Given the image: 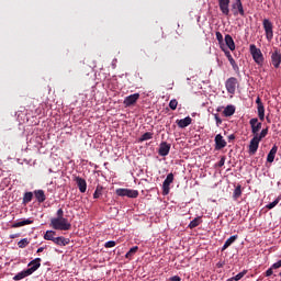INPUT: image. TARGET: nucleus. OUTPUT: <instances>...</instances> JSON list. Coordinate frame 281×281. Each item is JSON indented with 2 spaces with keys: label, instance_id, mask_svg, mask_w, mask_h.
I'll return each instance as SVG.
<instances>
[{
  "label": "nucleus",
  "instance_id": "1",
  "mask_svg": "<svg viewBox=\"0 0 281 281\" xmlns=\"http://www.w3.org/2000/svg\"><path fill=\"white\" fill-rule=\"evenodd\" d=\"M50 227L60 232H69L71 229V223L65 217H53L50 220Z\"/></svg>",
  "mask_w": 281,
  "mask_h": 281
},
{
  "label": "nucleus",
  "instance_id": "2",
  "mask_svg": "<svg viewBox=\"0 0 281 281\" xmlns=\"http://www.w3.org/2000/svg\"><path fill=\"white\" fill-rule=\"evenodd\" d=\"M249 52L255 63L262 67V65H265V55H262V50H260V48H258L256 44H250Z\"/></svg>",
  "mask_w": 281,
  "mask_h": 281
},
{
  "label": "nucleus",
  "instance_id": "3",
  "mask_svg": "<svg viewBox=\"0 0 281 281\" xmlns=\"http://www.w3.org/2000/svg\"><path fill=\"white\" fill-rule=\"evenodd\" d=\"M262 26L266 33L267 41H273V23L269 19H265Z\"/></svg>",
  "mask_w": 281,
  "mask_h": 281
},
{
  "label": "nucleus",
  "instance_id": "4",
  "mask_svg": "<svg viewBox=\"0 0 281 281\" xmlns=\"http://www.w3.org/2000/svg\"><path fill=\"white\" fill-rule=\"evenodd\" d=\"M175 181V173H169L165 181L162 182V194L168 196L170 194V184Z\"/></svg>",
  "mask_w": 281,
  "mask_h": 281
},
{
  "label": "nucleus",
  "instance_id": "5",
  "mask_svg": "<svg viewBox=\"0 0 281 281\" xmlns=\"http://www.w3.org/2000/svg\"><path fill=\"white\" fill-rule=\"evenodd\" d=\"M237 86H238V79H236V77H231L225 82L226 91L231 94L236 93Z\"/></svg>",
  "mask_w": 281,
  "mask_h": 281
},
{
  "label": "nucleus",
  "instance_id": "6",
  "mask_svg": "<svg viewBox=\"0 0 281 281\" xmlns=\"http://www.w3.org/2000/svg\"><path fill=\"white\" fill-rule=\"evenodd\" d=\"M249 124H250L251 133L254 137H256L258 133H260V130L262 128V122H259L258 117H254L249 121Z\"/></svg>",
  "mask_w": 281,
  "mask_h": 281
},
{
  "label": "nucleus",
  "instance_id": "7",
  "mask_svg": "<svg viewBox=\"0 0 281 281\" xmlns=\"http://www.w3.org/2000/svg\"><path fill=\"white\" fill-rule=\"evenodd\" d=\"M232 10L234 16H238V14L240 16H245V8L243 7V2H234L232 4Z\"/></svg>",
  "mask_w": 281,
  "mask_h": 281
},
{
  "label": "nucleus",
  "instance_id": "8",
  "mask_svg": "<svg viewBox=\"0 0 281 281\" xmlns=\"http://www.w3.org/2000/svg\"><path fill=\"white\" fill-rule=\"evenodd\" d=\"M41 262H42L41 258H35L27 265V267H30V268H27V271H29V273H31V276H32V273H34L35 271H38V269H41Z\"/></svg>",
  "mask_w": 281,
  "mask_h": 281
},
{
  "label": "nucleus",
  "instance_id": "9",
  "mask_svg": "<svg viewBox=\"0 0 281 281\" xmlns=\"http://www.w3.org/2000/svg\"><path fill=\"white\" fill-rule=\"evenodd\" d=\"M217 1H218V5L222 14H224V16H229L231 0H217Z\"/></svg>",
  "mask_w": 281,
  "mask_h": 281
},
{
  "label": "nucleus",
  "instance_id": "10",
  "mask_svg": "<svg viewBox=\"0 0 281 281\" xmlns=\"http://www.w3.org/2000/svg\"><path fill=\"white\" fill-rule=\"evenodd\" d=\"M260 142L258 139V136H254L252 139H250V144H249V154L250 155H256V153H258V147L260 146Z\"/></svg>",
  "mask_w": 281,
  "mask_h": 281
},
{
  "label": "nucleus",
  "instance_id": "11",
  "mask_svg": "<svg viewBox=\"0 0 281 281\" xmlns=\"http://www.w3.org/2000/svg\"><path fill=\"white\" fill-rule=\"evenodd\" d=\"M170 148H171L170 144L162 142L160 143L158 154L160 155V157H168V155H170Z\"/></svg>",
  "mask_w": 281,
  "mask_h": 281
},
{
  "label": "nucleus",
  "instance_id": "12",
  "mask_svg": "<svg viewBox=\"0 0 281 281\" xmlns=\"http://www.w3.org/2000/svg\"><path fill=\"white\" fill-rule=\"evenodd\" d=\"M137 100H139V93H134V94L126 97L123 101V104L125 106H133L134 104L137 103Z\"/></svg>",
  "mask_w": 281,
  "mask_h": 281
},
{
  "label": "nucleus",
  "instance_id": "13",
  "mask_svg": "<svg viewBox=\"0 0 281 281\" xmlns=\"http://www.w3.org/2000/svg\"><path fill=\"white\" fill-rule=\"evenodd\" d=\"M227 146V142L223 138V135L217 134L215 136V150H223Z\"/></svg>",
  "mask_w": 281,
  "mask_h": 281
},
{
  "label": "nucleus",
  "instance_id": "14",
  "mask_svg": "<svg viewBox=\"0 0 281 281\" xmlns=\"http://www.w3.org/2000/svg\"><path fill=\"white\" fill-rule=\"evenodd\" d=\"M272 65L276 69L280 68L281 65V53L276 49L271 55Z\"/></svg>",
  "mask_w": 281,
  "mask_h": 281
},
{
  "label": "nucleus",
  "instance_id": "15",
  "mask_svg": "<svg viewBox=\"0 0 281 281\" xmlns=\"http://www.w3.org/2000/svg\"><path fill=\"white\" fill-rule=\"evenodd\" d=\"M75 181L77 183V187H78L79 191L82 194H83V192H87V180H85V178L76 177Z\"/></svg>",
  "mask_w": 281,
  "mask_h": 281
},
{
  "label": "nucleus",
  "instance_id": "16",
  "mask_svg": "<svg viewBox=\"0 0 281 281\" xmlns=\"http://www.w3.org/2000/svg\"><path fill=\"white\" fill-rule=\"evenodd\" d=\"M33 194L37 203H45V201L47 200V196L45 195V191H43L42 189L35 190Z\"/></svg>",
  "mask_w": 281,
  "mask_h": 281
},
{
  "label": "nucleus",
  "instance_id": "17",
  "mask_svg": "<svg viewBox=\"0 0 281 281\" xmlns=\"http://www.w3.org/2000/svg\"><path fill=\"white\" fill-rule=\"evenodd\" d=\"M176 124L179 126V128H187V126H190V124H192V117L187 116L184 119L177 120Z\"/></svg>",
  "mask_w": 281,
  "mask_h": 281
},
{
  "label": "nucleus",
  "instance_id": "18",
  "mask_svg": "<svg viewBox=\"0 0 281 281\" xmlns=\"http://www.w3.org/2000/svg\"><path fill=\"white\" fill-rule=\"evenodd\" d=\"M278 154V147L274 145L271 149H270V151H269V154H268V156H267V161H268V164H273V161L276 160V155Z\"/></svg>",
  "mask_w": 281,
  "mask_h": 281
},
{
  "label": "nucleus",
  "instance_id": "19",
  "mask_svg": "<svg viewBox=\"0 0 281 281\" xmlns=\"http://www.w3.org/2000/svg\"><path fill=\"white\" fill-rule=\"evenodd\" d=\"M54 243H55V245H59V247H67V245H69L70 240H69V238H65V237L60 236V237H55Z\"/></svg>",
  "mask_w": 281,
  "mask_h": 281
},
{
  "label": "nucleus",
  "instance_id": "20",
  "mask_svg": "<svg viewBox=\"0 0 281 281\" xmlns=\"http://www.w3.org/2000/svg\"><path fill=\"white\" fill-rule=\"evenodd\" d=\"M236 240H238V235H233L231 236L225 244L222 247V251H225V249H227L228 247H232V245H234V243H236Z\"/></svg>",
  "mask_w": 281,
  "mask_h": 281
},
{
  "label": "nucleus",
  "instance_id": "21",
  "mask_svg": "<svg viewBox=\"0 0 281 281\" xmlns=\"http://www.w3.org/2000/svg\"><path fill=\"white\" fill-rule=\"evenodd\" d=\"M225 43L231 52H234V49H236V43H234V38L232 37V35H225Z\"/></svg>",
  "mask_w": 281,
  "mask_h": 281
},
{
  "label": "nucleus",
  "instance_id": "22",
  "mask_svg": "<svg viewBox=\"0 0 281 281\" xmlns=\"http://www.w3.org/2000/svg\"><path fill=\"white\" fill-rule=\"evenodd\" d=\"M34 223V220L33 218H27V220H22L20 222H15L12 224V227L13 228H16V227H24V225H32Z\"/></svg>",
  "mask_w": 281,
  "mask_h": 281
},
{
  "label": "nucleus",
  "instance_id": "23",
  "mask_svg": "<svg viewBox=\"0 0 281 281\" xmlns=\"http://www.w3.org/2000/svg\"><path fill=\"white\" fill-rule=\"evenodd\" d=\"M235 113H236V106L234 105H227L223 111L224 117H232V115H234Z\"/></svg>",
  "mask_w": 281,
  "mask_h": 281
},
{
  "label": "nucleus",
  "instance_id": "24",
  "mask_svg": "<svg viewBox=\"0 0 281 281\" xmlns=\"http://www.w3.org/2000/svg\"><path fill=\"white\" fill-rule=\"evenodd\" d=\"M32 276L31 272L26 269V270H23L21 272H19L18 274H15L13 277V280H23L24 278H27Z\"/></svg>",
  "mask_w": 281,
  "mask_h": 281
},
{
  "label": "nucleus",
  "instance_id": "25",
  "mask_svg": "<svg viewBox=\"0 0 281 281\" xmlns=\"http://www.w3.org/2000/svg\"><path fill=\"white\" fill-rule=\"evenodd\" d=\"M137 251H139V247L134 246L132 247L125 255V258H127V260H132L133 256L137 254Z\"/></svg>",
  "mask_w": 281,
  "mask_h": 281
},
{
  "label": "nucleus",
  "instance_id": "26",
  "mask_svg": "<svg viewBox=\"0 0 281 281\" xmlns=\"http://www.w3.org/2000/svg\"><path fill=\"white\" fill-rule=\"evenodd\" d=\"M241 195H243V186L238 184L234 190L233 199H235L236 201L237 199H240Z\"/></svg>",
  "mask_w": 281,
  "mask_h": 281
},
{
  "label": "nucleus",
  "instance_id": "27",
  "mask_svg": "<svg viewBox=\"0 0 281 281\" xmlns=\"http://www.w3.org/2000/svg\"><path fill=\"white\" fill-rule=\"evenodd\" d=\"M32 199H34L33 192H25L23 195V204L27 205V203H32Z\"/></svg>",
  "mask_w": 281,
  "mask_h": 281
},
{
  "label": "nucleus",
  "instance_id": "28",
  "mask_svg": "<svg viewBox=\"0 0 281 281\" xmlns=\"http://www.w3.org/2000/svg\"><path fill=\"white\" fill-rule=\"evenodd\" d=\"M56 232L55 231H47L44 235V240H52L54 243V240L56 239Z\"/></svg>",
  "mask_w": 281,
  "mask_h": 281
},
{
  "label": "nucleus",
  "instance_id": "29",
  "mask_svg": "<svg viewBox=\"0 0 281 281\" xmlns=\"http://www.w3.org/2000/svg\"><path fill=\"white\" fill-rule=\"evenodd\" d=\"M257 113L260 122H265V105L257 106Z\"/></svg>",
  "mask_w": 281,
  "mask_h": 281
},
{
  "label": "nucleus",
  "instance_id": "30",
  "mask_svg": "<svg viewBox=\"0 0 281 281\" xmlns=\"http://www.w3.org/2000/svg\"><path fill=\"white\" fill-rule=\"evenodd\" d=\"M267 135H269V127H266L260 133H257V135L255 137H257L259 140L262 142V139H265V137H267Z\"/></svg>",
  "mask_w": 281,
  "mask_h": 281
},
{
  "label": "nucleus",
  "instance_id": "31",
  "mask_svg": "<svg viewBox=\"0 0 281 281\" xmlns=\"http://www.w3.org/2000/svg\"><path fill=\"white\" fill-rule=\"evenodd\" d=\"M245 276H247V270H244V271L239 272L237 276L227 279V281L243 280V278H245Z\"/></svg>",
  "mask_w": 281,
  "mask_h": 281
},
{
  "label": "nucleus",
  "instance_id": "32",
  "mask_svg": "<svg viewBox=\"0 0 281 281\" xmlns=\"http://www.w3.org/2000/svg\"><path fill=\"white\" fill-rule=\"evenodd\" d=\"M104 190V187L98 184L95 188V191L93 193V199H100L102 196V191Z\"/></svg>",
  "mask_w": 281,
  "mask_h": 281
},
{
  "label": "nucleus",
  "instance_id": "33",
  "mask_svg": "<svg viewBox=\"0 0 281 281\" xmlns=\"http://www.w3.org/2000/svg\"><path fill=\"white\" fill-rule=\"evenodd\" d=\"M139 196V191L133 190V189H127V198L128 199H137Z\"/></svg>",
  "mask_w": 281,
  "mask_h": 281
},
{
  "label": "nucleus",
  "instance_id": "34",
  "mask_svg": "<svg viewBox=\"0 0 281 281\" xmlns=\"http://www.w3.org/2000/svg\"><path fill=\"white\" fill-rule=\"evenodd\" d=\"M201 225V217H195L193 221L190 222L189 228L194 229V227H199Z\"/></svg>",
  "mask_w": 281,
  "mask_h": 281
},
{
  "label": "nucleus",
  "instance_id": "35",
  "mask_svg": "<svg viewBox=\"0 0 281 281\" xmlns=\"http://www.w3.org/2000/svg\"><path fill=\"white\" fill-rule=\"evenodd\" d=\"M30 245V240H27V238H23L18 243V247L20 249H25L26 246Z\"/></svg>",
  "mask_w": 281,
  "mask_h": 281
},
{
  "label": "nucleus",
  "instance_id": "36",
  "mask_svg": "<svg viewBox=\"0 0 281 281\" xmlns=\"http://www.w3.org/2000/svg\"><path fill=\"white\" fill-rule=\"evenodd\" d=\"M148 139H153V133L150 132H146L145 134H143L139 138V142H148Z\"/></svg>",
  "mask_w": 281,
  "mask_h": 281
},
{
  "label": "nucleus",
  "instance_id": "37",
  "mask_svg": "<svg viewBox=\"0 0 281 281\" xmlns=\"http://www.w3.org/2000/svg\"><path fill=\"white\" fill-rule=\"evenodd\" d=\"M177 106H179V101H177V99H172L169 102V108L171 109V111H177Z\"/></svg>",
  "mask_w": 281,
  "mask_h": 281
},
{
  "label": "nucleus",
  "instance_id": "38",
  "mask_svg": "<svg viewBox=\"0 0 281 281\" xmlns=\"http://www.w3.org/2000/svg\"><path fill=\"white\" fill-rule=\"evenodd\" d=\"M117 196H127L128 189H116Z\"/></svg>",
  "mask_w": 281,
  "mask_h": 281
},
{
  "label": "nucleus",
  "instance_id": "39",
  "mask_svg": "<svg viewBox=\"0 0 281 281\" xmlns=\"http://www.w3.org/2000/svg\"><path fill=\"white\" fill-rule=\"evenodd\" d=\"M280 203V198H277L273 202L269 203L266 207L267 210H273V207H276V205H278Z\"/></svg>",
  "mask_w": 281,
  "mask_h": 281
},
{
  "label": "nucleus",
  "instance_id": "40",
  "mask_svg": "<svg viewBox=\"0 0 281 281\" xmlns=\"http://www.w3.org/2000/svg\"><path fill=\"white\" fill-rule=\"evenodd\" d=\"M115 245H116V243H115L114 240H110V241H106V243L104 244V247H105L106 249H111V248L115 247Z\"/></svg>",
  "mask_w": 281,
  "mask_h": 281
},
{
  "label": "nucleus",
  "instance_id": "41",
  "mask_svg": "<svg viewBox=\"0 0 281 281\" xmlns=\"http://www.w3.org/2000/svg\"><path fill=\"white\" fill-rule=\"evenodd\" d=\"M225 56L227 57L229 64L232 65L233 63H236V60H234V57L232 56V53H229V50H227L225 53Z\"/></svg>",
  "mask_w": 281,
  "mask_h": 281
},
{
  "label": "nucleus",
  "instance_id": "42",
  "mask_svg": "<svg viewBox=\"0 0 281 281\" xmlns=\"http://www.w3.org/2000/svg\"><path fill=\"white\" fill-rule=\"evenodd\" d=\"M57 218H65V211L63 209L57 210Z\"/></svg>",
  "mask_w": 281,
  "mask_h": 281
},
{
  "label": "nucleus",
  "instance_id": "43",
  "mask_svg": "<svg viewBox=\"0 0 281 281\" xmlns=\"http://www.w3.org/2000/svg\"><path fill=\"white\" fill-rule=\"evenodd\" d=\"M215 121L217 126H221V124H223V120H221V116H218V114H214Z\"/></svg>",
  "mask_w": 281,
  "mask_h": 281
},
{
  "label": "nucleus",
  "instance_id": "44",
  "mask_svg": "<svg viewBox=\"0 0 281 281\" xmlns=\"http://www.w3.org/2000/svg\"><path fill=\"white\" fill-rule=\"evenodd\" d=\"M215 36H216L218 43H223V34L221 32H216Z\"/></svg>",
  "mask_w": 281,
  "mask_h": 281
},
{
  "label": "nucleus",
  "instance_id": "45",
  "mask_svg": "<svg viewBox=\"0 0 281 281\" xmlns=\"http://www.w3.org/2000/svg\"><path fill=\"white\" fill-rule=\"evenodd\" d=\"M280 268H281V259L271 266V269H280Z\"/></svg>",
  "mask_w": 281,
  "mask_h": 281
},
{
  "label": "nucleus",
  "instance_id": "46",
  "mask_svg": "<svg viewBox=\"0 0 281 281\" xmlns=\"http://www.w3.org/2000/svg\"><path fill=\"white\" fill-rule=\"evenodd\" d=\"M217 166H218V168H223V166H225V156H223L221 158V160L218 161Z\"/></svg>",
  "mask_w": 281,
  "mask_h": 281
},
{
  "label": "nucleus",
  "instance_id": "47",
  "mask_svg": "<svg viewBox=\"0 0 281 281\" xmlns=\"http://www.w3.org/2000/svg\"><path fill=\"white\" fill-rule=\"evenodd\" d=\"M256 104L257 106H265V103H262V99H260V97L256 99Z\"/></svg>",
  "mask_w": 281,
  "mask_h": 281
},
{
  "label": "nucleus",
  "instance_id": "48",
  "mask_svg": "<svg viewBox=\"0 0 281 281\" xmlns=\"http://www.w3.org/2000/svg\"><path fill=\"white\" fill-rule=\"evenodd\" d=\"M270 276H273V269L271 267L266 271V278H270Z\"/></svg>",
  "mask_w": 281,
  "mask_h": 281
},
{
  "label": "nucleus",
  "instance_id": "49",
  "mask_svg": "<svg viewBox=\"0 0 281 281\" xmlns=\"http://www.w3.org/2000/svg\"><path fill=\"white\" fill-rule=\"evenodd\" d=\"M232 65V67H233V69H234V71H236V72H238L239 71V67H238V64H236V61H234L233 64H231Z\"/></svg>",
  "mask_w": 281,
  "mask_h": 281
},
{
  "label": "nucleus",
  "instance_id": "50",
  "mask_svg": "<svg viewBox=\"0 0 281 281\" xmlns=\"http://www.w3.org/2000/svg\"><path fill=\"white\" fill-rule=\"evenodd\" d=\"M169 281H181V277L179 276H173L169 279Z\"/></svg>",
  "mask_w": 281,
  "mask_h": 281
},
{
  "label": "nucleus",
  "instance_id": "51",
  "mask_svg": "<svg viewBox=\"0 0 281 281\" xmlns=\"http://www.w3.org/2000/svg\"><path fill=\"white\" fill-rule=\"evenodd\" d=\"M228 139H229V142H232V140L236 139V136H235L234 134H231V135L228 136Z\"/></svg>",
  "mask_w": 281,
  "mask_h": 281
},
{
  "label": "nucleus",
  "instance_id": "52",
  "mask_svg": "<svg viewBox=\"0 0 281 281\" xmlns=\"http://www.w3.org/2000/svg\"><path fill=\"white\" fill-rule=\"evenodd\" d=\"M43 251H45V247H40V248L37 249V254H43Z\"/></svg>",
  "mask_w": 281,
  "mask_h": 281
},
{
  "label": "nucleus",
  "instance_id": "53",
  "mask_svg": "<svg viewBox=\"0 0 281 281\" xmlns=\"http://www.w3.org/2000/svg\"><path fill=\"white\" fill-rule=\"evenodd\" d=\"M243 2L241 0H235V3Z\"/></svg>",
  "mask_w": 281,
  "mask_h": 281
},
{
  "label": "nucleus",
  "instance_id": "54",
  "mask_svg": "<svg viewBox=\"0 0 281 281\" xmlns=\"http://www.w3.org/2000/svg\"><path fill=\"white\" fill-rule=\"evenodd\" d=\"M11 238H14V235H12Z\"/></svg>",
  "mask_w": 281,
  "mask_h": 281
}]
</instances>
